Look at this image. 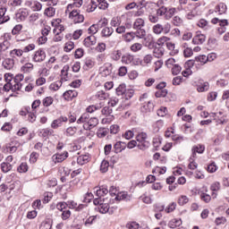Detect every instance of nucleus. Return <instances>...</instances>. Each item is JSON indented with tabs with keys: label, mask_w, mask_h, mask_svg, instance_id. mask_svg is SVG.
Here are the masks:
<instances>
[{
	"label": "nucleus",
	"mask_w": 229,
	"mask_h": 229,
	"mask_svg": "<svg viewBox=\"0 0 229 229\" xmlns=\"http://www.w3.org/2000/svg\"><path fill=\"white\" fill-rule=\"evenodd\" d=\"M64 13L73 24H81L85 21V15L78 9H65Z\"/></svg>",
	"instance_id": "1"
},
{
	"label": "nucleus",
	"mask_w": 229,
	"mask_h": 229,
	"mask_svg": "<svg viewBox=\"0 0 229 229\" xmlns=\"http://www.w3.org/2000/svg\"><path fill=\"white\" fill-rule=\"evenodd\" d=\"M69 72V65H64L63 70L61 71L62 78L60 81H55L49 85V90H52L53 92H56V90L60 89V87H62V84L64 81H67L69 79L68 73Z\"/></svg>",
	"instance_id": "2"
},
{
	"label": "nucleus",
	"mask_w": 229,
	"mask_h": 229,
	"mask_svg": "<svg viewBox=\"0 0 229 229\" xmlns=\"http://www.w3.org/2000/svg\"><path fill=\"white\" fill-rule=\"evenodd\" d=\"M93 203L98 206L96 209L98 210L100 214H107L110 210V198L108 197L103 199H94Z\"/></svg>",
	"instance_id": "3"
},
{
	"label": "nucleus",
	"mask_w": 229,
	"mask_h": 229,
	"mask_svg": "<svg viewBox=\"0 0 229 229\" xmlns=\"http://www.w3.org/2000/svg\"><path fill=\"white\" fill-rule=\"evenodd\" d=\"M136 142H138L137 148H139L141 151H146L151 143L148 140V133L144 131H140L136 135Z\"/></svg>",
	"instance_id": "4"
},
{
	"label": "nucleus",
	"mask_w": 229,
	"mask_h": 229,
	"mask_svg": "<svg viewBox=\"0 0 229 229\" xmlns=\"http://www.w3.org/2000/svg\"><path fill=\"white\" fill-rule=\"evenodd\" d=\"M146 26V21L143 18H136L132 22L131 28L135 30L137 35L141 37H146V30L144 27Z\"/></svg>",
	"instance_id": "5"
},
{
	"label": "nucleus",
	"mask_w": 229,
	"mask_h": 229,
	"mask_svg": "<svg viewBox=\"0 0 229 229\" xmlns=\"http://www.w3.org/2000/svg\"><path fill=\"white\" fill-rule=\"evenodd\" d=\"M133 15L134 17H139L140 14L139 12L134 13L132 11H129L121 15V19L125 21L124 24H126L127 30H131V27L133 26V21H131V19H133Z\"/></svg>",
	"instance_id": "6"
},
{
	"label": "nucleus",
	"mask_w": 229,
	"mask_h": 229,
	"mask_svg": "<svg viewBox=\"0 0 229 229\" xmlns=\"http://www.w3.org/2000/svg\"><path fill=\"white\" fill-rule=\"evenodd\" d=\"M122 63L125 65H140L141 61L132 55L125 54L122 56Z\"/></svg>",
	"instance_id": "7"
},
{
	"label": "nucleus",
	"mask_w": 229,
	"mask_h": 229,
	"mask_svg": "<svg viewBox=\"0 0 229 229\" xmlns=\"http://www.w3.org/2000/svg\"><path fill=\"white\" fill-rule=\"evenodd\" d=\"M29 15L30 11L27 8H21L15 13V20L17 22H24Z\"/></svg>",
	"instance_id": "8"
},
{
	"label": "nucleus",
	"mask_w": 229,
	"mask_h": 229,
	"mask_svg": "<svg viewBox=\"0 0 229 229\" xmlns=\"http://www.w3.org/2000/svg\"><path fill=\"white\" fill-rule=\"evenodd\" d=\"M25 6L30 8L32 12H40L42 10V4L37 0H27L25 1Z\"/></svg>",
	"instance_id": "9"
},
{
	"label": "nucleus",
	"mask_w": 229,
	"mask_h": 229,
	"mask_svg": "<svg viewBox=\"0 0 229 229\" xmlns=\"http://www.w3.org/2000/svg\"><path fill=\"white\" fill-rule=\"evenodd\" d=\"M124 94V99L125 101L121 105V108H123V110H126V108L130 107V101H128V99H131V98H133V89H126Z\"/></svg>",
	"instance_id": "10"
},
{
	"label": "nucleus",
	"mask_w": 229,
	"mask_h": 229,
	"mask_svg": "<svg viewBox=\"0 0 229 229\" xmlns=\"http://www.w3.org/2000/svg\"><path fill=\"white\" fill-rule=\"evenodd\" d=\"M44 60H46V51L43 49H38L32 55V61L38 64L44 62Z\"/></svg>",
	"instance_id": "11"
},
{
	"label": "nucleus",
	"mask_w": 229,
	"mask_h": 229,
	"mask_svg": "<svg viewBox=\"0 0 229 229\" xmlns=\"http://www.w3.org/2000/svg\"><path fill=\"white\" fill-rule=\"evenodd\" d=\"M210 117H212L214 121H216V125L225 124V123H227L226 118L225 117V114H223V112L211 113Z\"/></svg>",
	"instance_id": "12"
},
{
	"label": "nucleus",
	"mask_w": 229,
	"mask_h": 229,
	"mask_svg": "<svg viewBox=\"0 0 229 229\" xmlns=\"http://www.w3.org/2000/svg\"><path fill=\"white\" fill-rule=\"evenodd\" d=\"M95 194L97 196V198H95V199H104L105 196H106V194H108V188H106V186L96 187Z\"/></svg>",
	"instance_id": "13"
},
{
	"label": "nucleus",
	"mask_w": 229,
	"mask_h": 229,
	"mask_svg": "<svg viewBox=\"0 0 229 229\" xmlns=\"http://www.w3.org/2000/svg\"><path fill=\"white\" fill-rule=\"evenodd\" d=\"M99 124V120L97 117H91L88 119V122L83 124L84 130H92L93 128H96Z\"/></svg>",
	"instance_id": "14"
},
{
	"label": "nucleus",
	"mask_w": 229,
	"mask_h": 229,
	"mask_svg": "<svg viewBox=\"0 0 229 229\" xmlns=\"http://www.w3.org/2000/svg\"><path fill=\"white\" fill-rule=\"evenodd\" d=\"M197 153L199 155H203L205 153V146L203 145H195L191 148V156L193 158H198Z\"/></svg>",
	"instance_id": "15"
},
{
	"label": "nucleus",
	"mask_w": 229,
	"mask_h": 229,
	"mask_svg": "<svg viewBox=\"0 0 229 229\" xmlns=\"http://www.w3.org/2000/svg\"><path fill=\"white\" fill-rule=\"evenodd\" d=\"M67 116H60L52 122L51 128H53V130H56L62 126L63 123H67Z\"/></svg>",
	"instance_id": "16"
},
{
	"label": "nucleus",
	"mask_w": 229,
	"mask_h": 229,
	"mask_svg": "<svg viewBox=\"0 0 229 229\" xmlns=\"http://www.w3.org/2000/svg\"><path fill=\"white\" fill-rule=\"evenodd\" d=\"M68 157H69V152L64 151V152L55 154L53 156V160L56 164V163L64 162V160H65Z\"/></svg>",
	"instance_id": "17"
},
{
	"label": "nucleus",
	"mask_w": 229,
	"mask_h": 229,
	"mask_svg": "<svg viewBox=\"0 0 229 229\" xmlns=\"http://www.w3.org/2000/svg\"><path fill=\"white\" fill-rule=\"evenodd\" d=\"M6 14V7L3 6L0 2V24H4V22H8L10 21V16H5Z\"/></svg>",
	"instance_id": "18"
},
{
	"label": "nucleus",
	"mask_w": 229,
	"mask_h": 229,
	"mask_svg": "<svg viewBox=\"0 0 229 229\" xmlns=\"http://www.w3.org/2000/svg\"><path fill=\"white\" fill-rule=\"evenodd\" d=\"M207 40V36L205 34H201V32H197L194 38H192V44L199 45L203 44Z\"/></svg>",
	"instance_id": "19"
},
{
	"label": "nucleus",
	"mask_w": 229,
	"mask_h": 229,
	"mask_svg": "<svg viewBox=\"0 0 229 229\" xmlns=\"http://www.w3.org/2000/svg\"><path fill=\"white\" fill-rule=\"evenodd\" d=\"M22 55H24V51L21 48H14L10 51V56L13 60H19V58H22Z\"/></svg>",
	"instance_id": "20"
},
{
	"label": "nucleus",
	"mask_w": 229,
	"mask_h": 229,
	"mask_svg": "<svg viewBox=\"0 0 229 229\" xmlns=\"http://www.w3.org/2000/svg\"><path fill=\"white\" fill-rule=\"evenodd\" d=\"M135 38H144V37L140 35L139 36V34H137V31L127 32L124 35L125 42H131V40H134Z\"/></svg>",
	"instance_id": "21"
},
{
	"label": "nucleus",
	"mask_w": 229,
	"mask_h": 229,
	"mask_svg": "<svg viewBox=\"0 0 229 229\" xmlns=\"http://www.w3.org/2000/svg\"><path fill=\"white\" fill-rule=\"evenodd\" d=\"M64 98L65 101H72L74 98H78V91L72 89L67 90L64 93Z\"/></svg>",
	"instance_id": "22"
},
{
	"label": "nucleus",
	"mask_w": 229,
	"mask_h": 229,
	"mask_svg": "<svg viewBox=\"0 0 229 229\" xmlns=\"http://www.w3.org/2000/svg\"><path fill=\"white\" fill-rule=\"evenodd\" d=\"M115 199L117 201H130V199H131V196L126 191H121L117 193Z\"/></svg>",
	"instance_id": "23"
},
{
	"label": "nucleus",
	"mask_w": 229,
	"mask_h": 229,
	"mask_svg": "<svg viewBox=\"0 0 229 229\" xmlns=\"http://www.w3.org/2000/svg\"><path fill=\"white\" fill-rule=\"evenodd\" d=\"M197 26L199 28H201V30H204V31H208L209 30H212V26L208 24V21L205 19H200L197 22Z\"/></svg>",
	"instance_id": "24"
},
{
	"label": "nucleus",
	"mask_w": 229,
	"mask_h": 229,
	"mask_svg": "<svg viewBox=\"0 0 229 229\" xmlns=\"http://www.w3.org/2000/svg\"><path fill=\"white\" fill-rule=\"evenodd\" d=\"M96 36L91 35L84 39L83 45L85 46V47H91V46H96Z\"/></svg>",
	"instance_id": "25"
},
{
	"label": "nucleus",
	"mask_w": 229,
	"mask_h": 229,
	"mask_svg": "<svg viewBox=\"0 0 229 229\" xmlns=\"http://www.w3.org/2000/svg\"><path fill=\"white\" fill-rule=\"evenodd\" d=\"M76 133H78V127L70 126L65 129L64 135H65V137H75Z\"/></svg>",
	"instance_id": "26"
},
{
	"label": "nucleus",
	"mask_w": 229,
	"mask_h": 229,
	"mask_svg": "<svg viewBox=\"0 0 229 229\" xmlns=\"http://www.w3.org/2000/svg\"><path fill=\"white\" fill-rule=\"evenodd\" d=\"M90 162V156L89 154L81 155L77 157V164L79 165H85V164H89Z\"/></svg>",
	"instance_id": "27"
},
{
	"label": "nucleus",
	"mask_w": 229,
	"mask_h": 229,
	"mask_svg": "<svg viewBox=\"0 0 229 229\" xmlns=\"http://www.w3.org/2000/svg\"><path fill=\"white\" fill-rule=\"evenodd\" d=\"M2 65L7 71H11V69H13V65H15V62L13 61V58H6L3 61Z\"/></svg>",
	"instance_id": "28"
},
{
	"label": "nucleus",
	"mask_w": 229,
	"mask_h": 229,
	"mask_svg": "<svg viewBox=\"0 0 229 229\" xmlns=\"http://www.w3.org/2000/svg\"><path fill=\"white\" fill-rule=\"evenodd\" d=\"M114 149L115 153H122V151L126 149V142L117 141L116 144L114 145Z\"/></svg>",
	"instance_id": "29"
},
{
	"label": "nucleus",
	"mask_w": 229,
	"mask_h": 229,
	"mask_svg": "<svg viewBox=\"0 0 229 229\" xmlns=\"http://www.w3.org/2000/svg\"><path fill=\"white\" fill-rule=\"evenodd\" d=\"M73 3L69 4L66 9L76 10V8H81L83 6V0H72Z\"/></svg>",
	"instance_id": "30"
},
{
	"label": "nucleus",
	"mask_w": 229,
	"mask_h": 229,
	"mask_svg": "<svg viewBox=\"0 0 229 229\" xmlns=\"http://www.w3.org/2000/svg\"><path fill=\"white\" fill-rule=\"evenodd\" d=\"M99 6L96 0H91L89 4L86 6V12L88 13H92V12H96V9Z\"/></svg>",
	"instance_id": "31"
},
{
	"label": "nucleus",
	"mask_w": 229,
	"mask_h": 229,
	"mask_svg": "<svg viewBox=\"0 0 229 229\" xmlns=\"http://www.w3.org/2000/svg\"><path fill=\"white\" fill-rule=\"evenodd\" d=\"M211 22L212 24H219L220 28H226V26H228V20L226 19L221 20L219 18H213Z\"/></svg>",
	"instance_id": "32"
},
{
	"label": "nucleus",
	"mask_w": 229,
	"mask_h": 229,
	"mask_svg": "<svg viewBox=\"0 0 229 229\" xmlns=\"http://www.w3.org/2000/svg\"><path fill=\"white\" fill-rule=\"evenodd\" d=\"M226 10H227V7L224 3L218 4L215 8V12L218 13V15H223L226 13Z\"/></svg>",
	"instance_id": "33"
},
{
	"label": "nucleus",
	"mask_w": 229,
	"mask_h": 229,
	"mask_svg": "<svg viewBox=\"0 0 229 229\" xmlns=\"http://www.w3.org/2000/svg\"><path fill=\"white\" fill-rule=\"evenodd\" d=\"M8 5L11 10H16V8H21V6H22V0H10Z\"/></svg>",
	"instance_id": "34"
},
{
	"label": "nucleus",
	"mask_w": 229,
	"mask_h": 229,
	"mask_svg": "<svg viewBox=\"0 0 229 229\" xmlns=\"http://www.w3.org/2000/svg\"><path fill=\"white\" fill-rule=\"evenodd\" d=\"M113 34H114V28L112 27H105L101 30L102 37H106V38H108V37H112Z\"/></svg>",
	"instance_id": "35"
},
{
	"label": "nucleus",
	"mask_w": 229,
	"mask_h": 229,
	"mask_svg": "<svg viewBox=\"0 0 229 229\" xmlns=\"http://www.w3.org/2000/svg\"><path fill=\"white\" fill-rule=\"evenodd\" d=\"M169 228H178V226H182V219L174 218L168 223Z\"/></svg>",
	"instance_id": "36"
},
{
	"label": "nucleus",
	"mask_w": 229,
	"mask_h": 229,
	"mask_svg": "<svg viewBox=\"0 0 229 229\" xmlns=\"http://www.w3.org/2000/svg\"><path fill=\"white\" fill-rule=\"evenodd\" d=\"M90 115L89 113H84L81 115V117L77 120V124H87L89 122Z\"/></svg>",
	"instance_id": "37"
},
{
	"label": "nucleus",
	"mask_w": 229,
	"mask_h": 229,
	"mask_svg": "<svg viewBox=\"0 0 229 229\" xmlns=\"http://www.w3.org/2000/svg\"><path fill=\"white\" fill-rule=\"evenodd\" d=\"M152 31L155 35H162V33H164L163 25L160 23H157L152 27Z\"/></svg>",
	"instance_id": "38"
},
{
	"label": "nucleus",
	"mask_w": 229,
	"mask_h": 229,
	"mask_svg": "<svg viewBox=\"0 0 229 229\" xmlns=\"http://www.w3.org/2000/svg\"><path fill=\"white\" fill-rule=\"evenodd\" d=\"M11 46L12 43H10L8 39L4 40L2 43H0V53H4L5 51H8Z\"/></svg>",
	"instance_id": "39"
},
{
	"label": "nucleus",
	"mask_w": 229,
	"mask_h": 229,
	"mask_svg": "<svg viewBox=\"0 0 229 229\" xmlns=\"http://www.w3.org/2000/svg\"><path fill=\"white\" fill-rule=\"evenodd\" d=\"M0 167H1V171L3 173H10V171H12V169H13L12 164H10L8 162H3L0 165Z\"/></svg>",
	"instance_id": "40"
},
{
	"label": "nucleus",
	"mask_w": 229,
	"mask_h": 229,
	"mask_svg": "<svg viewBox=\"0 0 229 229\" xmlns=\"http://www.w3.org/2000/svg\"><path fill=\"white\" fill-rule=\"evenodd\" d=\"M153 103L151 101H148V103H145L143 106L141 107V112L148 114V112H151L153 110Z\"/></svg>",
	"instance_id": "41"
},
{
	"label": "nucleus",
	"mask_w": 229,
	"mask_h": 229,
	"mask_svg": "<svg viewBox=\"0 0 229 229\" xmlns=\"http://www.w3.org/2000/svg\"><path fill=\"white\" fill-rule=\"evenodd\" d=\"M110 167V163L108 160L104 159L100 164V172L101 173H108V168Z\"/></svg>",
	"instance_id": "42"
},
{
	"label": "nucleus",
	"mask_w": 229,
	"mask_h": 229,
	"mask_svg": "<svg viewBox=\"0 0 229 229\" xmlns=\"http://www.w3.org/2000/svg\"><path fill=\"white\" fill-rule=\"evenodd\" d=\"M122 56H123V52H121V50H114L111 54V58L112 60H114V62H119Z\"/></svg>",
	"instance_id": "43"
},
{
	"label": "nucleus",
	"mask_w": 229,
	"mask_h": 229,
	"mask_svg": "<svg viewBox=\"0 0 229 229\" xmlns=\"http://www.w3.org/2000/svg\"><path fill=\"white\" fill-rule=\"evenodd\" d=\"M92 67H94L93 60L91 58L85 59L83 69L89 71V69H92Z\"/></svg>",
	"instance_id": "44"
},
{
	"label": "nucleus",
	"mask_w": 229,
	"mask_h": 229,
	"mask_svg": "<svg viewBox=\"0 0 229 229\" xmlns=\"http://www.w3.org/2000/svg\"><path fill=\"white\" fill-rule=\"evenodd\" d=\"M108 96H109L108 93L103 90H100L96 94V98L99 99V101H105V99H108Z\"/></svg>",
	"instance_id": "45"
},
{
	"label": "nucleus",
	"mask_w": 229,
	"mask_h": 229,
	"mask_svg": "<svg viewBox=\"0 0 229 229\" xmlns=\"http://www.w3.org/2000/svg\"><path fill=\"white\" fill-rule=\"evenodd\" d=\"M104 106L103 103H100L99 106H89L86 108V111L88 112V114H94V112H96V110H99V108H101Z\"/></svg>",
	"instance_id": "46"
},
{
	"label": "nucleus",
	"mask_w": 229,
	"mask_h": 229,
	"mask_svg": "<svg viewBox=\"0 0 229 229\" xmlns=\"http://www.w3.org/2000/svg\"><path fill=\"white\" fill-rule=\"evenodd\" d=\"M21 72H31L33 71V64L27 63L21 68Z\"/></svg>",
	"instance_id": "47"
},
{
	"label": "nucleus",
	"mask_w": 229,
	"mask_h": 229,
	"mask_svg": "<svg viewBox=\"0 0 229 229\" xmlns=\"http://www.w3.org/2000/svg\"><path fill=\"white\" fill-rule=\"evenodd\" d=\"M194 160H196V157H192V156H191L190 159H189V169H191V171H194L196 169H198V163H196Z\"/></svg>",
	"instance_id": "48"
},
{
	"label": "nucleus",
	"mask_w": 229,
	"mask_h": 229,
	"mask_svg": "<svg viewBox=\"0 0 229 229\" xmlns=\"http://www.w3.org/2000/svg\"><path fill=\"white\" fill-rule=\"evenodd\" d=\"M176 64H178V61L174 60V58H169L165 61L167 69H173Z\"/></svg>",
	"instance_id": "49"
},
{
	"label": "nucleus",
	"mask_w": 229,
	"mask_h": 229,
	"mask_svg": "<svg viewBox=\"0 0 229 229\" xmlns=\"http://www.w3.org/2000/svg\"><path fill=\"white\" fill-rule=\"evenodd\" d=\"M55 101V99L53 98V97H46L43 100H42V105L43 106H51V105H53V102Z\"/></svg>",
	"instance_id": "50"
},
{
	"label": "nucleus",
	"mask_w": 229,
	"mask_h": 229,
	"mask_svg": "<svg viewBox=\"0 0 229 229\" xmlns=\"http://www.w3.org/2000/svg\"><path fill=\"white\" fill-rule=\"evenodd\" d=\"M47 17H55V14L56 13V9H55V7H47L46 10H45V13H44Z\"/></svg>",
	"instance_id": "51"
},
{
	"label": "nucleus",
	"mask_w": 229,
	"mask_h": 229,
	"mask_svg": "<svg viewBox=\"0 0 229 229\" xmlns=\"http://www.w3.org/2000/svg\"><path fill=\"white\" fill-rule=\"evenodd\" d=\"M169 40H171L170 38H168L167 36H163L157 39V46H164L165 44L167 45Z\"/></svg>",
	"instance_id": "52"
},
{
	"label": "nucleus",
	"mask_w": 229,
	"mask_h": 229,
	"mask_svg": "<svg viewBox=\"0 0 229 229\" xmlns=\"http://www.w3.org/2000/svg\"><path fill=\"white\" fill-rule=\"evenodd\" d=\"M208 89H210V85L208 84V82H204L203 84L198 86L197 90L198 92H207Z\"/></svg>",
	"instance_id": "53"
},
{
	"label": "nucleus",
	"mask_w": 229,
	"mask_h": 229,
	"mask_svg": "<svg viewBox=\"0 0 229 229\" xmlns=\"http://www.w3.org/2000/svg\"><path fill=\"white\" fill-rule=\"evenodd\" d=\"M188 202L189 197H187L186 195H182L178 199V205H180L181 207H183V205H187Z\"/></svg>",
	"instance_id": "54"
},
{
	"label": "nucleus",
	"mask_w": 229,
	"mask_h": 229,
	"mask_svg": "<svg viewBox=\"0 0 229 229\" xmlns=\"http://www.w3.org/2000/svg\"><path fill=\"white\" fill-rule=\"evenodd\" d=\"M124 92H126V84H120L116 88L117 96H123Z\"/></svg>",
	"instance_id": "55"
},
{
	"label": "nucleus",
	"mask_w": 229,
	"mask_h": 229,
	"mask_svg": "<svg viewBox=\"0 0 229 229\" xmlns=\"http://www.w3.org/2000/svg\"><path fill=\"white\" fill-rule=\"evenodd\" d=\"M195 62H198L201 65H205V64H207V62L208 61L207 55H202L195 57Z\"/></svg>",
	"instance_id": "56"
},
{
	"label": "nucleus",
	"mask_w": 229,
	"mask_h": 229,
	"mask_svg": "<svg viewBox=\"0 0 229 229\" xmlns=\"http://www.w3.org/2000/svg\"><path fill=\"white\" fill-rule=\"evenodd\" d=\"M110 26H112V28H117L121 26V19L119 17L112 18L110 21Z\"/></svg>",
	"instance_id": "57"
},
{
	"label": "nucleus",
	"mask_w": 229,
	"mask_h": 229,
	"mask_svg": "<svg viewBox=\"0 0 229 229\" xmlns=\"http://www.w3.org/2000/svg\"><path fill=\"white\" fill-rule=\"evenodd\" d=\"M99 10H106L108 8V3L106 0H97Z\"/></svg>",
	"instance_id": "58"
},
{
	"label": "nucleus",
	"mask_w": 229,
	"mask_h": 229,
	"mask_svg": "<svg viewBox=\"0 0 229 229\" xmlns=\"http://www.w3.org/2000/svg\"><path fill=\"white\" fill-rule=\"evenodd\" d=\"M28 169H30V167L28 166V163H21L18 166L17 171L18 173H28Z\"/></svg>",
	"instance_id": "59"
},
{
	"label": "nucleus",
	"mask_w": 229,
	"mask_h": 229,
	"mask_svg": "<svg viewBox=\"0 0 229 229\" xmlns=\"http://www.w3.org/2000/svg\"><path fill=\"white\" fill-rule=\"evenodd\" d=\"M99 30L98 25L93 24L88 29V33L89 35H96V33Z\"/></svg>",
	"instance_id": "60"
},
{
	"label": "nucleus",
	"mask_w": 229,
	"mask_h": 229,
	"mask_svg": "<svg viewBox=\"0 0 229 229\" xmlns=\"http://www.w3.org/2000/svg\"><path fill=\"white\" fill-rule=\"evenodd\" d=\"M174 26H182L183 24V20L180 16H174L172 20Z\"/></svg>",
	"instance_id": "61"
},
{
	"label": "nucleus",
	"mask_w": 229,
	"mask_h": 229,
	"mask_svg": "<svg viewBox=\"0 0 229 229\" xmlns=\"http://www.w3.org/2000/svg\"><path fill=\"white\" fill-rule=\"evenodd\" d=\"M171 72L174 76H178L179 72H182V66L177 63L175 66L171 69Z\"/></svg>",
	"instance_id": "62"
},
{
	"label": "nucleus",
	"mask_w": 229,
	"mask_h": 229,
	"mask_svg": "<svg viewBox=\"0 0 229 229\" xmlns=\"http://www.w3.org/2000/svg\"><path fill=\"white\" fill-rule=\"evenodd\" d=\"M96 49L98 53H105L106 51V44L103 42L98 43Z\"/></svg>",
	"instance_id": "63"
},
{
	"label": "nucleus",
	"mask_w": 229,
	"mask_h": 229,
	"mask_svg": "<svg viewBox=\"0 0 229 229\" xmlns=\"http://www.w3.org/2000/svg\"><path fill=\"white\" fill-rule=\"evenodd\" d=\"M156 98H165L167 96V89H158L155 93Z\"/></svg>",
	"instance_id": "64"
}]
</instances>
